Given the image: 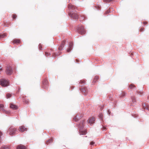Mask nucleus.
I'll return each mask as SVG.
<instances>
[{"mask_svg":"<svg viewBox=\"0 0 149 149\" xmlns=\"http://www.w3.org/2000/svg\"><path fill=\"white\" fill-rule=\"evenodd\" d=\"M84 126V120L82 121L78 125L79 130V134L80 135H85L87 133V132L85 130H83Z\"/></svg>","mask_w":149,"mask_h":149,"instance_id":"obj_1","label":"nucleus"},{"mask_svg":"<svg viewBox=\"0 0 149 149\" xmlns=\"http://www.w3.org/2000/svg\"><path fill=\"white\" fill-rule=\"evenodd\" d=\"M77 29L78 32L80 34L84 35L86 33V31L84 26L82 25L78 26Z\"/></svg>","mask_w":149,"mask_h":149,"instance_id":"obj_2","label":"nucleus"},{"mask_svg":"<svg viewBox=\"0 0 149 149\" xmlns=\"http://www.w3.org/2000/svg\"><path fill=\"white\" fill-rule=\"evenodd\" d=\"M69 16L71 18L75 19H77L79 18V16L77 12L74 11L70 12L68 13Z\"/></svg>","mask_w":149,"mask_h":149,"instance_id":"obj_3","label":"nucleus"},{"mask_svg":"<svg viewBox=\"0 0 149 149\" xmlns=\"http://www.w3.org/2000/svg\"><path fill=\"white\" fill-rule=\"evenodd\" d=\"M0 84L2 86L6 87L9 85V82L7 80L5 79H0Z\"/></svg>","mask_w":149,"mask_h":149,"instance_id":"obj_4","label":"nucleus"},{"mask_svg":"<svg viewBox=\"0 0 149 149\" xmlns=\"http://www.w3.org/2000/svg\"><path fill=\"white\" fill-rule=\"evenodd\" d=\"M6 71V73L9 75L11 74L13 72L12 68L10 66H8L7 67Z\"/></svg>","mask_w":149,"mask_h":149,"instance_id":"obj_5","label":"nucleus"},{"mask_svg":"<svg viewBox=\"0 0 149 149\" xmlns=\"http://www.w3.org/2000/svg\"><path fill=\"white\" fill-rule=\"evenodd\" d=\"M16 130L15 129L13 126L10 127L8 130V131L9 132L10 135L14 134Z\"/></svg>","mask_w":149,"mask_h":149,"instance_id":"obj_6","label":"nucleus"},{"mask_svg":"<svg viewBox=\"0 0 149 149\" xmlns=\"http://www.w3.org/2000/svg\"><path fill=\"white\" fill-rule=\"evenodd\" d=\"M68 8L70 12L73 11L72 10H75L77 8L76 6L71 4H69L68 5Z\"/></svg>","mask_w":149,"mask_h":149,"instance_id":"obj_7","label":"nucleus"},{"mask_svg":"<svg viewBox=\"0 0 149 149\" xmlns=\"http://www.w3.org/2000/svg\"><path fill=\"white\" fill-rule=\"evenodd\" d=\"M42 87L44 89H47L48 88V82L47 80L45 79L43 82Z\"/></svg>","mask_w":149,"mask_h":149,"instance_id":"obj_8","label":"nucleus"},{"mask_svg":"<svg viewBox=\"0 0 149 149\" xmlns=\"http://www.w3.org/2000/svg\"><path fill=\"white\" fill-rule=\"evenodd\" d=\"M95 120V118L93 117H92L89 118L88 120H87V122L91 125H92L94 123Z\"/></svg>","mask_w":149,"mask_h":149,"instance_id":"obj_9","label":"nucleus"},{"mask_svg":"<svg viewBox=\"0 0 149 149\" xmlns=\"http://www.w3.org/2000/svg\"><path fill=\"white\" fill-rule=\"evenodd\" d=\"M73 43L72 42H70L69 43V48L67 49V51L69 52L72 49L73 47Z\"/></svg>","mask_w":149,"mask_h":149,"instance_id":"obj_10","label":"nucleus"},{"mask_svg":"<svg viewBox=\"0 0 149 149\" xmlns=\"http://www.w3.org/2000/svg\"><path fill=\"white\" fill-rule=\"evenodd\" d=\"M19 131L21 132H23L24 131H26L27 130V128L24 126H22L19 127Z\"/></svg>","mask_w":149,"mask_h":149,"instance_id":"obj_11","label":"nucleus"},{"mask_svg":"<svg viewBox=\"0 0 149 149\" xmlns=\"http://www.w3.org/2000/svg\"><path fill=\"white\" fill-rule=\"evenodd\" d=\"M17 149H26L25 147L22 144L18 145L17 147Z\"/></svg>","mask_w":149,"mask_h":149,"instance_id":"obj_12","label":"nucleus"},{"mask_svg":"<svg viewBox=\"0 0 149 149\" xmlns=\"http://www.w3.org/2000/svg\"><path fill=\"white\" fill-rule=\"evenodd\" d=\"M10 107L13 109H17V106L12 103L10 104Z\"/></svg>","mask_w":149,"mask_h":149,"instance_id":"obj_13","label":"nucleus"},{"mask_svg":"<svg viewBox=\"0 0 149 149\" xmlns=\"http://www.w3.org/2000/svg\"><path fill=\"white\" fill-rule=\"evenodd\" d=\"M81 118V116H79L77 115L74 118V119L76 122H77L78 120H79Z\"/></svg>","mask_w":149,"mask_h":149,"instance_id":"obj_14","label":"nucleus"},{"mask_svg":"<svg viewBox=\"0 0 149 149\" xmlns=\"http://www.w3.org/2000/svg\"><path fill=\"white\" fill-rule=\"evenodd\" d=\"M65 41H63V42H62V44H61L60 46L58 48V49L59 50H61L63 49V48L64 46V43H65Z\"/></svg>","mask_w":149,"mask_h":149,"instance_id":"obj_15","label":"nucleus"},{"mask_svg":"<svg viewBox=\"0 0 149 149\" xmlns=\"http://www.w3.org/2000/svg\"><path fill=\"white\" fill-rule=\"evenodd\" d=\"M126 94L125 92H123L120 94V97L121 98H123L125 96Z\"/></svg>","mask_w":149,"mask_h":149,"instance_id":"obj_16","label":"nucleus"},{"mask_svg":"<svg viewBox=\"0 0 149 149\" xmlns=\"http://www.w3.org/2000/svg\"><path fill=\"white\" fill-rule=\"evenodd\" d=\"M53 139H49L47 141L46 143L45 144H46L47 145H48V144L49 143H52L53 142Z\"/></svg>","mask_w":149,"mask_h":149,"instance_id":"obj_17","label":"nucleus"},{"mask_svg":"<svg viewBox=\"0 0 149 149\" xmlns=\"http://www.w3.org/2000/svg\"><path fill=\"white\" fill-rule=\"evenodd\" d=\"M99 77L97 76H95V77L94 78L93 80V83H95L96 82V81L98 79Z\"/></svg>","mask_w":149,"mask_h":149,"instance_id":"obj_18","label":"nucleus"},{"mask_svg":"<svg viewBox=\"0 0 149 149\" xmlns=\"http://www.w3.org/2000/svg\"><path fill=\"white\" fill-rule=\"evenodd\" d=\"M3 105L2 104H0V110L2 111H5V110L3 108Z\"/></svg>","mask_w":149,"mask_h":149,"instance_id":"obj_19","label":"nucleus"},{"mask_svg":"<svg viewBox=\"0 0 149 149\" xmlns=\"http://www.w3.org/2000/svg\"><path fill=\"white\" fill-rule=\"evenodd\" d=\"M20 40L19 39H15L13 41V43H19L20 42Z\"/></svg>","mask_w":149,"mask_h":149,"instance_id":"obj_20","label":"nucleus"},{"mask_svg":"<svg viewBox=\"0 0 149 149\" xmlns=\"http://www.w3.org/2000/svg\"><path fill=\"white\" fill-rule=\"evenodd\" d=\"M80 89L81 92L85 93L86 91V89L84 88H80Z\"/></svg>","mask_w":149,"mask_h":149,"instance_id":"obj_21","label":"nucleus"},{"mask_svg":"<svg viewBox=\"0 0 149 149\" xmlns=\"http://www.w3.org/2000/svg\"><path fill=\"white\" fill-rule=\"evenodd\" d=\"M7 35L6 33H4L3 34H0V37H7Z\"/></svg>","mask_w":149,"mask_h":149,"instance_id":"obj_22","label":"nucleus"},{"mask_svg":"<svg viewBox=\"0 0 149 149\" xmlns=\"http://www.w3.org/2000/svg\"><path fill=\"white\" fill-rule=\"evenodd\" d=\"M11 96V94L9 93H7L6 94V97L7 99H8Z\"/></svg>","mask_w":149,"mask_h":149,"instance_id":"obj_23","label":"nucleus"},{"mask_svg":"<svg viewBox=\"0 0 149 149\" xmlns=\"http://www.w3.org/2000/svg\"><path fill=\"white\" fill-rule=\"evenodd\" d=\"M129 87L130 89H134L135 88V87L133 85H132V84L131 85L129 86Z\"/></svg>","mask_w":149,"mask_h":149,"instance_id":"obj_24","label":"nucleus"},{"mask_svg":"<svg viewBox=\"0 0 149 149\" xmlns=\"http://www.w3.org/2000/svg\"><path fill=\"white\" fill-rule=\"evenodd\" d=\"M103 115L102 114H100L99 115V117L100 120H103Z\"/></svg>","mask_w":149,"mask_h":149,"instance_id":"obj_25","label":"nucleus"},{"mask_svg":"<svg viewBox=\"0 0 149 149\" xmlns=\"http://www.w3.org/2000/svg\"><path fill=\"white\" fill-rule=\"evenodd\" d=\"M143 106L144 109H146L148 110H149V107L148 106H147V107H146V105H143Z\"/></svg>","mask_w":149,"mask_h":149,"instance_id":"obj_26","label":"nucleus"},{"mask_svg":"<svg viewBox=\"0 0 149 149\" xmlns=\"http://www.w3.org/2000/svg\"><path fill=\"white\" fill-rule=\"evenodd\" d=\"M1 149H9V148L6 146H2Z\"/></svg>","mask_w":149,"mask_h":149,"instance_id":"obj_27","label":"nucleus"},{"mask_svg":"<svg viewBox=\"0 0 149 149\" xmlns=\"http://www.w3.org/2000/svg\"><path fill=\"white\" fill-rule=\"evenodd\" d=\"M113 0H103V1L105 3H109L110 1H113Z\"/></svg>","mask_w":149,"mask_h":149,"instance_id":"obj_28","label":"nucleus"},{"mask_svg":"<svg viewBox=\"0 0 149 149\" xmlns=\"http://www.w3.org/2000/svg\"><path fill=\"white\" fill-rule=\"evenodd\" d=\"M131 98L132 99V102L133 103H134V102H136V100L134 97H132Z\"/></svg>","mask_w":149,"mask_h":149,"instance_id":"obj_29","label":"nucleus"},{"mask_svg":"<svg viewBox=\"0 0 149 149\" xmlns=\"http://www.w3.org/2000/svg\"><path fill=\"white\" fill-rule=\"evenodd\" d=\"M2 136V133L0 131V142H1V136Z\"/></svg>","mask_w":149,"mask_h":149,"instance_id":"obj_30","label":"nucleus"},{"mask_svg":"<svg viewBox=\"0 0 149 149\" xmlns=\"http://www.w3.org/2000/svg\"><path fill=\"white\" fill-rule=\"evenodd\" d=\"M17 17V15L15 14H13V19H15Z\"/></svg>","mask_w":149,"mask_h":149,"instance_id":"obj_31","label":"nucleus"},{"mask_svg":"<svg viewBox=\"0 0 149 149\" xmlns=\"http://www.w3.org/2000/svg\"><path fill=\"white\" fill-rule=\"evenodd\" d=\"M144 30V28H141L140 29V31L141 32H142Z\"/></svg>","mask_w":149,"mask_h":149,"instance_id":"obj_32","label":"nucleus"},{"mask_svg":"<svg viewBox=\"0 0 149 149\" xmlns=\"http://www.w3.org/2000/svg\"><path fill=\"white\" fill-rule=\"evenodd\" d=\"M41 44H40L39 45V48L40 50H41L42 49V47H41Z\"/></svg>","mask_w":149,"mask_h":149,"instance_id":"obj_33","label":"nucleus"},{"mask_svg":"<svg viewBox=\"0 0 149 149\" xmlns=\"http://www.w3.org/2000/svg\"><path fill=\"white\" fill-rule=\"evenodd\" d=\"M50 54L49 53H47V52H45V56H48V55H49Z\"/></svg>","mask_w":149,"mask_h":149,"instance_id":"obj_34","label":"nucleus"},{"mask_svg":"<svg viewBox=\"0 0 149 149\" xmlns=\"http://www.w3.org/2000/svg\"><path fill=\"white\" fill-rule=\"evenodd\" d=\"M95 143V142H94L93 141H91V143H90V144L91 145H93Z\"/></svg>","mask_w":149,"mask_h":149,"instance_id":"obj_35","label":"nucleus"},{"mask_svg":"<svg viewBox=\"0 0 149 149\" xmlns=\"http://www.w3.org/2000/svg\"><path fill=\"white\" fill-rule=\"evenodd\" d=\"M148 22H143V24L144 25H146L147 24Z\"/></svg>","mask_w":149,"mask_h":149,"instance_id":"obj_36","label":"nucleus"},{"mask_svg":"<svg viewBox=\"0 0 149 149\" xmlns=\"http://www.w3.org/2000/svg\"><path fill=\"white\" fill-rule=\"evenodd\" d=\"M95 8H97V7L99 9H100V6H95Z\"/></svg>","mask_w":149,"mask_h":149,"instance_id":"obj_37","label":"nucleus"},{"mask_svg":"<svg viewBox=\"0 0 149 149\" xmlns=\"http://www.w3.org/2000/svg\"><path fill=\"white\" fill-rule=\"evenodd\" d=\"M2 70V67L1 65H0V71H1Z\"/></svg>","mask_w":149,"mask_h":149,"instance_id":"obj_38","label":"nucleus"},{"mask_svg":"<svg viewBox=\"0 0 149 149\" xmlns=\"http://www.w3.org/2000/svg\"><path fill=\"white\" fill-rule=\"evenodd\" d=\"M110 12V10H108L106 12L107 13H109Z\"/></svg>","mask_w":149,"mask_h":149,"instance_id":"obj_39","label":"nucleus"},{"mask_svg":"<svg viewBox=\"0 0 149 149\" xmlns=\"http://www.w3.org/2000/svg\"><path fill=\"white\" fill-rule=\"evenodd\" d=\"M106 130V128H103V130Z\"/></svg>","mask_w":149,"mask_h":149,"instance_id":"obj_40","label":"nucleus"},{"mask_svg":"<svg viewBox=\"0 0 149 149\" xmlns=\"http://www.w3.org/2000/svg\"><path fill=\"white\" fill-rule=\"evenodd\" d=\"M28 102L27 101H25V103H26V104H27V103H28Z\"/></svg>","mask_w":149,"mask_h":149,"instance_id":"obj_41","label":"nucleus"},{"mask_svg":"<svg viewBox=\"0 0 149 149\" xmlns=\"http://www.w3.org/2000/svg\"><path fill=\"white\" fill-rule=\"evenodd\" d=\"M148 99L149 100V96L148 97Z\"/></svg>","mask_w":149,"mask_h":149,"instance_id":"obj_42","label":"nucleus"},{"mask_svg":"<svg viewBox=\"0 0 149 149\" xmlns=\"http://www.w3.org/2000/svg\"><path fill=\"white\" fill-rule=\"evenodd\" d=\"M108 112H109V114H110V113H109V110H108Z\"/></svg>","mask_w":149,"mask_h":149,"instance_id":"obj_43","label":"nucleus"},{"mask_svg":"<svg viewBox=\"0 0 149 149\" xmlns=\"http://www.w3.org/2000/svg\"><path fill=\"white\" fill-rule=\"evenodd\" d=\"M139 93H140V94L141 93V92H139Z\"/></svg>","mask_w":149,"mask_h":149,"instance_id":"obj_44","label":"nucleus"}]
</instances>
